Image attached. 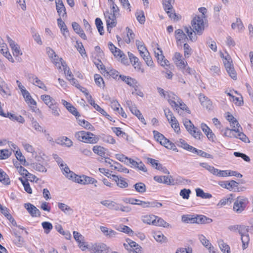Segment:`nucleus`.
Wrapping results in <instances>:
<instances>
[{
  "label": "nucleus",
  "instance_id": "nucleus-1",
  "mask_svg": "<svg viewBox=\"0 0 253 253\" xmlns=\"http://www.w3.org/2000/svg\"><path fill=\"white\" fill-rule=\"evenodd\" d=\"M191 25L192 28L190 26H185L184 29L189 39L193 42L197 40L196 35H202L205 29L203 18L199 16H195L191 21Z\"/></svg>",
  "mask_w": 253,
  "mask_h": 253
},
{
  "label": "nucleus",
  "instance_id": "nucleus-2",
  "mask_svg": "<svg viewBox=\"0 0 253 253\" xmlns=\"http://www.w3.org/2000/svg\"><path fill=\"white\" fill-rule=\"evenodd\" d=\"M110 3L111 12L110 13L109 11H106L104 15L107 18L106 20L107 30L110 33L111 29L116 26V15L119 11V8L114 1Z\"/></svg>",
  "mask_w": 253,
  "mask_h": 253
},
{
  "label": "nucleus",
  "instance_id": "nucleus-3",
  "mask_svg": "<svg viewBox=\"0 0 253 253\" xmlns=\"http://www.w3.org/2000/svg\"><path fill=\"white\" fill-rule=\"evenodd\" d=\"M75 137L78 140L87 143L95 144L99 140L98 137L92 133L85 131L77 132Z\"/></svg>",
  "mask_w": 253,
  "mask_h": 253
},
{
  "label": "nucleus",
  "instance_id": "nucleus-4",
  "mask_svg": "<svg viewBox=\"0 0 253 253\" xmlns=\"http://www.w3.org/2000/svg\"><path fill=\"white\" fill-rule=\"evenodd\" d=\"M111 251L110 247L104 243L95 244L89 248L90 253H108Z\"/></svg>",
  "mask_w": 253,
  "mask_h": 253
},
{
  "label": "nucleus",
  "instance_id": "nucleus-5",
  "mask_svg": "<svg viewBox=\"0 0 253 253\" xmlns=\"http://www.w3.org/2000/svg\"><path fill=\"white\" fill-rule=\"evenodd\" d=\"M247 203L246 198L238 197L234 203L233 210L237 213H241L245 210Z\"/></svg>",
  "mask_w": 253,
  "mask_h": 253
},
{
  "label": "nucleus",
  "instance_id": "nucleus-6",
  "mask_svg": "<svg viewBox=\"0 0 253 253\" xmlns=\"http://www.w3.org/2000/svg\"><path fill=\"white\" fill-rule=\"evenodd\" d=\"M157 45V50H154V53L155 57L157 58L159 62L160 63L162 66H169V61L165 59V56L163 54V51L162 49L159 47V46L158 43L156 44Z\"/></svg>",
  "mask_w": 253,
  "mask_h": 253
},
{
  "label": "nucleus",
  "instance_id": "nucleus-7",
  "mask_svg": "<svg viewBox=\"0 0 253 253\" xmlns=\"http://www.w3.org/2000/svg\"><path fill=\"white\" fill-rule=\"evenodd\" d=\"M100 229L103 235L107 239H112L118 237L119 233L116 231L107 228L106 226H100Z\"/></svg>",
  "mask_w": 253,
  "mask_h": 253
},
{
  "label": "nucleus",
  "instance_id": "nucleus-8",
  "mask_svg": "<svg viewBox=\"0 0 253 253\" xmlns=\"http://www.w3.org/2000/svg\"><path fill=\"white\" fill-rule=\"evenodd\" d=\"M24 207L26 209L28 212L31 214L32 216H40V211L33 205L30 203H26L24 204Z\"/></svg>",
  "mask_w": 253,
  "mask_h": 253
},
{
  "label": "nucleus",
  "instance_id": "nucleus-9",
  "mask_svg": "<svg viewBox=\"0 0 253 253\" xmlns=\"http://www.w3.org/2000/svg\"><path fill=\"white\" fill-rule=\"evenodd\" d=\"M199 99L201 102V105L207 109L211 110L212 109V105L211 101L204 94H200L199 96Z\"/></svg>",
  "mask_w": 253,
  "mask_h": 253
},
{
  "label": "nucleus",
  "instance_id": "nucleus-10",
  "mask_svg": "<svg viewBox=\"0 0 253 253\" xmlns=\"http://www.w3.org/2000/svg\"><path fill=\"white\" fill-rule=\"evenodd\" d=\"M29 79L34 84L38 86L39 88H42L45 91H47V88L43 83L38 79L37 77L33 74L28 75Z\"/></svg>",
  "mask_w": 253,
  "mask_h": 253
},
{
  "label": "nucleus",
  "instance_id": "nucleus-11",
  "mask_svg": "<svg viewBox=\"0 0 253 253\" xmlns=\"http://www.w3.org/2000/svg\"><path fill=\"white\" fill-rule=\"evenodd\" d=\"M126 243L124 244V247L127 250H138L139 248H142L136 242L129 239H126Z\"/></svg>",
  "mask_w": 253,
  "mask_h": 253
},
{
  "label": "nucleus",
  "instance_id": "nucleus-12",
  "mask_svg": "<svg viewBox=\"0 0 253 253\" xmlns=\"http://www.w3.org/2000/svg\"><path fill=\"white\" fill-rule=\"evenodd\" d=\"M126 203H128L132 205H140L143 208H150L149 205V202L143 201L134 198H129L127 199Z\"/></svg>",
  "mask_w": 253,
  "mask_h": 253
},
{
  "label": "nucleus",
  "instance_id": "nucleus-13",
  "mask_svg": "<svg viewBox=\"0 0 253 253\" xmlns=\"http://www.w3.org/2000/svg\"><path fill=\"white\" fill-rule=\"evenodd\" d=\"M63 105L66 108V109L71 113L73 115L77 117H80V115L77 111L76 108L73 106L70 103L68 102L65 100H62Z\"/></svg>",
  "mask_w": 253,
  "mask_h": 253
},
{
  "label": "nucleus",
  "instance_id": "nucleus-14",
  "mask_svg": "<svg viewBox=\"0 0 253 253\" xmlns=\"http://www.w3.org/2000/svg\"><path fill=\"white\" fill-rule=\"evenodd\" d=\"M72 26L74 31L77 34L79 35L81 38L84 40H86V36L85 34L78 23L74 22L72 23Z\"/></svg>",
  "mask_w": 253,
  "mask_h": 253
},
{
  "label": "nucleus",
  "instance_id": "nucleus-15",
  "mask_svg": "<svg viewBox=\"0 0 253 253\" xmlns=\"http://www.w3.org/2000/svg\"><path fill=\"white\" fill-rule=\"evenodd\" d=\"M195 219V223L197 224H208L212 222V219L203 215H197Z\"/></svg>",
  "mask_w": 253,
  "mask_h": 253
},
{
  "label": "nucleus",
  "instance_id": "nucleus-16",
  "mask_svg": "<svg viewBox=\"0 0 253 253\" xmlns=\"http://www.w3.org/2000/svg\"><path fill=\"white\" fill-rule=\"evenodd\" d=\"M100 203L106 207L109 208L111 210H114L116 211H119V204H117L114 201L109 200H104L100 202Z\"/></svg>",
  "mask_w": 253,
  "mask_h": 253
},
{
  "label": "nucleus",
  "instance_id": "nucleus-17",
  "mask_svg": "<svg viewBox=\"0 0 253 253\" xmlns=\"http://www.w3.org/2000/svg\"><path fill=\"white\" fill-rule=\"evenodd\" d=\"M60 168L62 171L63 174L65 175L66 177H67L68 179L73 178L75 173L73 171L70 170V169L66 164H64V166H63V167H60Z\"/></svg>",
  "mask_w": 253,
  "mask_h": 253
},
{
  "label": "nucleus",
  "instance_id": "nucleus-18",
  "mask_svg": "<svg viewBox=\"0 0 253 253\" xmlns=\"http://www.w3.org/2000/svg\"><path fill=\"white\" fill-rule=\"evenodd\" d=\"M177 145L179 147H182L185 150L189 151L190 152L193 151L194 150V147L189 145L187 142L183 139H180L176 142Z\"/></svg>",
  "mask_w": 253,
  "mask_h": 253
},
{
  "label": "nucleus",
  "instance_id": "nucleus-19",
  "mask_svg": "<svg viewBox=\"0 0 253 253\" xmlns=\"http://www.w3.org/2000/svg\"><path fill=\"white\" fill-rule=\"evenodd\" d=\"M25 101L31 105L36 106V102L32 98L29 92L26 89L21 92Z\"/></svg>",
  "mask_w": 253,
  "mask_h": 253
},
{
  "label": "nucleus",
  "instance_id": "nucleus-20",
  "mask_svg": "<svg viewBox=\"0 0 253 253\" xmlns=\"http://www.w3.org/2000/svg\"><path fill=\"white\" fill-rule=\"evenodd\" d=\"M154 225L158 226H162L165 228H169L171 227L170 224L167 223L163 218L157 216H155V221Z\"/></svg>",
  "mask_w": 253,
  "mask_h": 253
},
{
  "label": "nucleus",
  "instance_id": "nucleus-21",
  "mask_svg": "<svg viewBox=\"0 0 253 253\" xmlns=\"http://www.w3.org/2000/svg\"><path fill=\"white\" fill-rule=\"evenodd\" d=\"M56 143L58 144L65 145L67 147H70L73 145V142L71 139L67 137H62L58 139Z\"/></svg>",
  "mask_w": 253,
  "mask_h": 253
},
{
  "label": "nucleus",
  "instance_id": "nucleus-22",
  "mask_svg": "<svg viewBox=\"0 0 253 253\" xmlns=\"http://www.w3.org/2000/svg\"><path fill=\"white\" fill-rule=\"evenodd\" d=\"M131 112L135 116H136L144 125H146L147 124V123L143 115L141 113L140 111L138 110L136 107H133L131 108Z\"/></svg>",
  "mask_w": 253,
  "mask_h": 253
},
{
  "label": "nucleus",
  "instance_id": "nucleus-23",
  "mask_svg": "<svg viewBox=\"0 0 253 253\" xmlns=\"http://www.w3.org/2000/svg\"><path fill=\"white\" fill-rule=\"evenodd\" d=\"M226 118L227 120L230 122L231 126H233V127H235L236 125L238 128L240 127V125L238 123L237 119L229 113H228L227 116H226Z\"/></svg>",
  "mask_w": 253,
  "mask_h": 253
},
{
  "label": "nucleus",
  "instance_id": "nucleus-24",
  "mask_svg": "<svg viewBox=\"0 0 253 253\" xmlns=\"http://www.w3.org/2000/svg\"><path fill=\"white\" fill-rule=\"evenodd\" d=\"M162 145L164 146L166 148L178 152V150L175 145L166 138V139H164V141H162Z\"/></svg>",
  "mask_w": 253,
  "mask_h": 253
},
{
  "label": "nucleus",
  "instance_id": "nucleus-25",
  "mask_svg": "<svg viewBox=\"0 0 253 253\" xmlns=\"http://www.w3.org/2000/svg\"><path fill=\"white\" fill-rule=\"evenodd\" d=\"M92 150L94 153H95V154H98L101 157L105 158L106 150L104 147H101L100 146L96 145L93 146Z\"/></svg>",
  "mask_w": 253,
  "mask_h": 253
},
{
  "label": "nucleus",
  "instance_id": "nucleus-26",
  "mask_svg": "<svg viewBox=\"0 0 253 253\" xmlns=\"http://www.w3.org/2000/svg\"><path fill=\"white\" fill-rule=\"evenodd\" d=\"M0 181L5 185H9L10 183L9 176L3 170L0 172Z\"/></svg>",
  "mask_w": 253,
  "mask_h": 253
},
{
  "label": "nucleus",
  "instance_id": "nucleus-27",
  "mask_svg": "<svg viewBox=\"0 0 253 253\" xmlns=\"http://www.w3.org/2000/svg\"><path fill=\"white\" fill-rule=\"evenodd\" d=\"M6 117L9 118L12 121H16L20 123H24L25 120L24 118L21 115L17 116L15 114H11L9 112L7 113Z\"/></svg>",
  "mask_w": 253,
  "mask_h": 253
},
{
  "label": "nucleus",
  "instance_id": "nucleus-28",
  "mask_svg": "<svg viewBox=\"0 0 253 253\" xmlns=\"http://www.w3.org/2000/svg\"><path fill=\"white\" fill-rule=\"evenodd\" d=\"M175 37L177 41L186 40L188 39L186 34L181 29H177L175 31Z\"/></svg>",
  "mask_w": 253,
  "mask_h": 253
},
{
  "label": "nucleus",
  "instance_id": "nucleus-29",
  "mask_svg": "<svg viewBox=\"0 0 253 253\" xmlns=\"http://www.w3.org/2000/svg\"><path fill=\"white\" fill-rule=\"evenodd\" d=\"M221 56L223 57V61L226 70L233 67L232 59L228 54L225 57H224L223 54H222Z\"/></svg>",
  "mask_w": 253,
  "mask_h": 253
},
{
  "label": "nucleus",
  "instance_id": "nucleus-30",
  "mask_svg": "<svg viewBox=\"0 0 253 253\" xmlns=\"http://www.w3.org/2000/svg\"><path fill=\"white\" fill-rule=\"evenodd\" d=\"M219 247L221 250V251L223 253H230V248L228 245L226 243H224L222 240H220L218 242Z\"/></svg>",
  "mask_w": 253,
  "mask_h": 253
},
{
  "label": "nucleus",
  "instance_id": "nucleus-31",
  "mask_svg": "<svg viewBox=\"0 0 253 253\" xmlns=\"http://www.w3.org/2000/svg\"><path fill=\"white\" fill-rule=\"evenodd\" d=\"M133 187L135 190L139 193H143L146 191V186L145 184L142 182H138L133 185Z\"/></svg>",
  "mask_w": 253,
  "mask_h": 253
},
{
  "label": "nucleus",
  "instance_id": "nucleus-32",
  "mask_svg": "<svg viewBox=\"0 0 253 253\" xmlns=\"http://www.w3.org/2000/svg\"><path fill=\"white\" fill-rule=\"evenodd\" d=\"M49 108L51 110V113L55 117H58L60 116V109L58 107V104L56 102L51 104V106H49Z\"/></svg>",
  "mask_w": 253,
  "mask_h": 253
},
{
  "label": "nucleus",
  "instance_id": "nucleus-33",
  "mask_svg": "<svg viewBox=\"0 0 253 253\" xmlns=\"http://www.w3.org/2000/svg\"><path fill=\"white\" fill-rule=\"evenodd\" d=\"M41 97L44 103L48 106V107L56 102V101L49 95H42Z\"/></svg>",
  "mask_w": 253,
  "mask_h": 253
},
{
  "label": "nucleus",
  "instance_id": "nucleus-34",
  "mask_svg": "<svg viewBox=\"0 0 253 253\" xmlns=\"http://www.w3.org/2000/svg\"><path fill=\"white\" fill-rule=\"evenodd\" d=\"M58 207L62 211L66 214H70L73 212V210L69 206L64 203H58Z\"/></svg>",
  "mask_w": 253,
  "mask_h": 253
},
{
  "label": "nucleus",
  "instance_id": "nucleus-35",
  "mask_svg": "<svg viewBox=\"0 0 253 253\" xmlns=\"http://www.w3.org/2000/svg\"><path fill=\"white\" fill-rule=\"evenodd\" d=\"M201 128L209 139L212 138L213 133L206 124L202 123L201 124Z\"/></svg>",
  "mask_w": 253,
  "mask_h": 253
},
{
  "label": "nucleus",
  "instance_id": "nucleus-36",
  "mask_svg": "<svg viewBox=\"0 0 253 253\" xmlns=\"http://www.w3.org/2000/svg\"><path fill=\"white\" fill-rule=\"evenodd\" d=\"M189 133L197 139L200 140L203 137L201 131L196 127L194 128L193 129H192L191 132H189Z\"/></svg>",
  "mask_w": 253,
  "mask_h": 253
},
{
  "label": "nucleus",
  "instance_id": "nucleus-37",
  "mask_svg": "<svg viewBox=\"0 0 253 253\" xmlns=\"http://www.w3.org/2000/svg\"><path fill=\"white\" fill-rule=\"evenodd\" d=\"M155 239L159 242H166L167 238L160 232H155L153 235Z\"/></svg>",
  "mask_w": 253,
  "mask_h": 253
},
{
  "label": "nucleus",
  "instance_id": "nucleus-38",
  "mask_svg": "<svg viewBox=\"0 0 253 253\" xmlns=\"http://www.w3.org/2000/svg\"><path fill=\"white\" fill-rule=\"evenodd\" d=\"M56 229L60 234L63 235L66 239L70 240L71 238V235L69 231H64L61 225H58L55 226Z\"/></svg>",
  "mask_w": 253,
  "mask_h": 253
},
{
  "label": "nucleus",
  "instance_id": "nucleus-39",
  "mask_svg": "<svg viewBox=\"0 0 253 253\" xmlns=\"http://www.w3.org/2000/svg\"><path fill=\"white\" fill-rule=\"evenodd\" d=\"M192 152L197 153L199 156L204 158L213 159V156L207 153L202 150L197 149L195 147L194 150H193Z\"/></svg>",
  "mask_w": 253,
  "mask_h": 253
},
{
  "label": "nucleus",
  "instance_id": "nucleus-40",
  "mask_svg": "<svg viewBox=\"0 0 253 253\" xmlns=\"http://www.w3.org/2000/svg\"><path fill=\"white\" fill-rule=\"evenodd\" d=\"M119 78L121 79L123 81L125 82L126 84L129 86H132V84L136 81L134 79L129 77L128 76H126L124 75H120Z\"/></svg>",
  "mask_w": 253,
  "mask_h": 253
},
{
  "label": "nucleus",
  "instance_id": "nucleus-41",
  "mask_svg": "<svg viewBox=\"0 0 253 253\" xmlns=\"http://www.w3.org/2000/svg\"><path fill=\"white\" fill-rule=\"evenodd\" d=\"M31 121L32 126L36 131L41 132H45V129L40 126L37 121L34 118L32 119Z\"/></svg>",
  "mask_w": 253,
  "mask_h": 253
},
{
  "label": "nucleus",
  "instance_id": "nucleus-42",
  "mask_svg": "<svg viewBox=\"0 0 253 253\" xmlns=\"http://www.w3.org/2000/svg\"><path fill=\"white\" fill-rule=\"evenodd\" d=\"M237 132H239V128L237 129H230L227 128L224 132V135L230 137H235Z\"/></svg>",
  "mask_w": 253,
  "mask_h": 253
},
{
  "label": "nucleus",
  "instance_id": "nucleus-43",
  "mask_svg": "<svg viewBox=\"0 0 253 253\" xmlns=\"http://www.w3.org/2000/svg\"><path fill=\"white\" fill-rule=\"evenodd\" d=\"M155 215H146L143 217L142 221L144 223L154 225L155 221Z\"/></svg>",
  "mask_w": 253,
  "mask_h": 253
},
{
  "label": "nucleus",
  "instance_id": "nucleus-44",
  "mask_svg": "<svg viewBox=\"0 0 253 253\" xmlns=\"http://www.w3.org/2000/svg\"><path fill=\"white\" fill-rule=\"evenodd\" d=\"M79 124L85 129L93 130V126L89 122L84 120H79Z\"/></svg>",
  "mask_w": 253,
  "mask_h": 253
},
{
  "label": "nucleus",
  "instance_id": "nucleus-45",
  "mask_svg": "<svg viewBox=\"0 0 253 253\" xmlns=\"http://www.w3.org/2000/svg\"><path fill=\"white\" fill-rule=\"evenodd\" d=\"M182 221L187 223H195V217H193L192 215L187 214L183 215L181 218Z\"/></svg>",
  "mask_w": 253,
  "mask_h": 253
},
{
  "label": "nucleus",
  "instance_id": "nucleus-46",
  "mask_svg": "<svg viewBox=\"0 0 253 253\" xmlns=\"http://www.w3.org/2000/svg\"><path fill=\"white\" fill-rule=\"evenodd\" d=\"M241 240L242 242V248L243 250L246 249L248 246V244L250 242V238L248 233L241 236Z\"/></svg>",
  "mask_w": 253,
  "mask_h": 253
},
{
  "label": "nucleus",
  "instance_id": "nucleus-47",
  "mask_svg": "<svg viewBox=\"0 0 253 253\" xmlns=\"http://www.w3.org/2000/svg\"><path fill=\"white\" fill-rule=\"evenodd\" d=\"M95 25L98 29L99 34L101 35L104 34L103 26H102L103 23L101 20L99 18H96L95 19Z\"/></svg>",
  "mask_w": 253,
  "mask_h": 253
},
{
  "label": "nucleus",
  "instance_id": "nucleus-48",
  "mask_svg": "<svg viewBox=\"0 0 253 253\" xmlns=\"http://www.w3.org/2000/svg\"><path fill=\"white\" fill-rule=\"evenodd\" d=\"M184 125L186 130L189 132H191L192 129H193L195 127L194 125L192 124L190 120L187 119H185L184 121Z\"/></svg>",
  "mask_w": 253,
  "mask_h": 253
},
{
  "label": "nucleus",
  "instance_id": "nucleus-49",
  "mask_svg": "<svg viewBox=\"0 0 253 253\" xmlns=\"http://www.w3.org/2000/svg\"><path fill=\"white\" fill-rule=\"evenodd\" d=\"M155 139L162 145V141H164L166 137L162 134L156 130L153 131Z\"/></svg>",
  "mask_w": 253,
  "mask_h": 253
},
{
  "label": "nucleus",
  "instance_id": "nucleus-50",
  "mask_svg": "<svg viewBox=\"0 0 253 253\" xmlns=\"http://www.w3.org/2000/svg\"><path fill=\"white\" fill-rule=\"evenodd\" d=\"M141 57L143 58L148 66H153V62L149 52H145V54L141 56Z\"/></svg>",
  "mask_w": 253,
  "mask_h": 253
},
{
  "label": "nucleus",
  "instance_id": "nucleus-51",
  "mask_svg": "<svg viewBox=\"0 0 253 253\" xmlns=\"http://www.w3.org/2000/svg\"><path fill=\"white\" fill-rule=\"evenodd\" d=\"M114 163L116 164V166L114 167V169H116L120 172H123L126 173H129V170L123 167L120 163L117 162H114Z\"/></svg>",
  "mask_w": 253,
  "mask_h": 253
},
{
  "label": "nucleus",
  "instance_id": "nucleus-52",
  "mask_svg": "<svg viewBox=\"0 0 253 253\" xmlns=\"http://www.w3.org/2000/svg\"><path fill=\"white\" fill-rule=\"evenodd\" d=\"M117 230L129 235L133 234V231L129 227L124 225H120V228L117 229Z\"/></svg>",
  "mask_w": 253,
  "mask_h": 253
},
{
  "label": "nucleus",
  "instance_id": "nucleus-53",
  "mask_svg": "<svg viewBox=\"0 0 253 253\" xmlns=\"http://www.w3.org/2000/svg\"><path fill=\"white\" fill-rule=\"evenodd\" d=\"M43 228L44 229V232L48 234L52 229L53 226L52 224L49 222L44 221L42 223Z\"/></svg>",
  "mask_w": 253,
  "mask_h": 253
},
{
  "label": "nucleus",
  "instance_id": "nucleus-54",
  "mask_svg": "<svg viewBox=\"0 0 253 253\" xmlns=\"http://www.w3.org/2000/svg\"><path fill=\"white\" fill-rule=\"evenodd\" d=\"M232 195H230L229 197H226L222 199L218 204V206H223L226 204H231L232 202L233 198H232Z\"/></svg>",
  "mask_w": 253,
  "mask_h": 253
},
{
  "label": "nucleus",
  "instance_id": "nucleus-55",
  "mask_svg": "<svg viewBox=\"0 0 253 253\" xmlns=\"http://www.w3.org/2000/svg\"><path fill=\"white\" fill-rule=\"evenodd\" d=\"M11 154V151L7 149L0 150V159H5L8 158Z\"/></svg>",
  "mask_w": 253,
  "mask_h": 253
},
{
  "label": "nucleus",
  "instance_id": "nucleus-56",
  "mask_svg": "<svg viewBox=\"0 0 253 253\" xmlns=\"http://www.w3.org/2000/svg\"><path fill=\"white\" fill-rule=\"evenodd\" d=\"M32 167L34 169L40 172H46V169L42 165L39 163H34L32 165Z\"/></svg>",
  "mask_w": 253,
  "mask_h": 253
},
{
  "label": "nucleus",
  "instance_id": "nucleus-57",
  "mask_svg": "<svg viewBox=\"0 0 253 253\" xmlns=\"http://www.w3.org/2000/svg\"><path fill=\"white\" fill-rule=\"evenodd\" d=\"M117 185L122 188H126L128 186L127 182L123 177H120L118 180L116 181Z\"/></svg>",
  "mask_w": 253,
  "mask_h": 253
},
{
  "label": "nucleus",
  "instance_id": "nucleus-58",
  "mask_svg": "<svg viewBox=\"0 0 253 253\" xmlns=\"http://www.w3.org/2000/svg\"><path fill=\"white\" fill-rule=\"evenodd\" d=\"M56 8L60 17H64V15H66V11L64 5H62V6H60L59 5H56Z\"/></svg>",
  "mask_w": 253,
  "mask_h": 253
},
{
  "label": "nucleus",
  "instance_id": "nucleus-59",
  "mask_svg": "<svg viewBox=\"0 0 253 253\" xmlns=\"http://www.w3.org/2000/svg\"><path fill=\"white\" fill-rule=\"evenodd\" d=\"M199 239L200 240L201 243L206 248H208V247L211 244L210 243L209 240H208L205 236L203 235H199L198 236Z\"/></svg>",
  "mask_w": 253,
  "mask_h": 253
},
{
  "label": "nucleus",
  "instance_id": "nucleus-60",
  "mask_svg": "<svg viewBox=\"0 0 253 253\" xmlns=\"http://www.w3.org/2000/svg\"><path fill=\"white\" fill-rule=\"evenodd\" d=\"M94 81L95 84L99 86H101V83L103 84V87L104 86V82L103 78L99 74H95L94 76Z\"/></svg>",
  "mask_w": 253,
  "mask_h": 253
},
{
  "label": "nucleus",
  "instance_id": "nucleus-61",
  "mask_svg": "<svg viewBox=\"0 0 253 253\" xmlns=\"http://www.w3.org/2000/svg\"><path fill=\"white\" fill-rule=\"evenodd\" d=\"M191 193L189 189H183L180 192V195L184 199H188L190 194Z\"/></svg>",
  "mask_w": 253,
  "mask_h": 253
},
{
  "label": "nucleus",
  "instance_id": "nucleus-62",
  "mask_svg": "<svg viewBox=\"0 0 253 253\" xmlns=\"http://www.w3.org/2000/svg\"><path fill=\"white\" fill-rule=\"evenodd\" d=\"M15 156L17 160L21 162V164L24 166H27V165H26V161L25 158L24 156L22 155V154L20 151H16Z\"/></svg>",
  "mask_w": 253,
  "mask_h": 253
},
{
  "label": "nucleus",
  "instance_id": "nucleus-63",
  "mask_svg": "<svg viewBox=\"0 0 253 253\" xmlns=\"http://www.w3.org/2000/svg\"><path fill=\"white\" fill-rule=\"evenodd\" d=\"M137 20L140 24H144L145 21V17L143 11H140L136 13Z\"/></svg>",
  "mask_w": 253,
  "mask_h": 253
},
{
  "label": "nucleus",
  "instance_id": "nucleus-64",
  "mask_svg": "<svg viewBox=\"0 0 253 253\" xmlns=\"http://www.w3.org/2000/svg\"><path fill=\"white\" fill-rule=\"evenodd\" d=\"M106 73L115 79H117V77H119L120 76L119 73L114 69H108Z\"/></svg>",
  "mask_w": 253,
  "mask_h": 253
}]
</instances>
